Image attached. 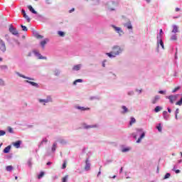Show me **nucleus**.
Wrapping results in <instances>:
<instances>
[{
  "label": "nucleus",
  "instance_id": "nucleus-29",
  "mask_svg": "<svg viewBox=\"0 0 182 182\" xmlns=\"http://www.w3.org/2000/svg\"><path fill=\"white\" fill-rule=\"evenodd\" d=\"M178 32V26L173 25V30H172V33H177Z\"/></svg>",
  "mask_w": 182,
  "mask_h": 182
},
{
  "label": "nucleus",
  "instance_id": "nucleus-64",
  "mask_svg": "<svg viewBox=\"0 0 182 182\" xmlns=\"http://www.w3.org/2000/svg\"><path fill=\"white\" fill-rule=\"evenodd\" d=\"M178 56H177V51L176 52V53H175V59H178Z\"/></svg>",
  "mask_w": 182,
  "mask_h": 182
},
{
  "label": "nucleus",
  "instance_id": "nucleus-30",
  "mask_svg": "<svg viewBox=\"0 0 182 182\" xmlns=\"http://www.w3.org/2000/svg\"><path fill=\"white\" fill-rule=\"evenodd\" d=\"M53 75L54 76H60V70L58 69L54 70Z\"/></svg>",
  "mask_w": 182,
  "mask_h": 182
},
{
  "label": "nucleus",
  "instance_id": "nucleus-36",
  "mask_svg": "<svg viewBox=\"0 0 182 182\" xmlns=\"http://www.w3.org/2000/svg\"><path fill=\"white\" fill-rule=\"evenodd\" d=\"M58 146V144L56 142H54L53 144V146L51 148L52 151H56V147Z\"/></svg>",
  "mask_w": 182,
  "mask_h": 182
},
{
  "label": "nucleus",
  "instance_id": "nucleus-47",
  "mask_svg": "<svg viewBox=\"0 0 182 182\" xmlns=\"http://www.w3.org/2000/svg\"><path fill=\"white\" fill-rule=\"evenodd\" d=\"M178 90H180V86H178V87H175V88L172 90V93H176V92H177Z\"/></svg>",
  "mask_w": 182,
  "mask_h": 182
},
{
  "label": "nucleus",
  "instance_id": "nucleus-25",
  "mask_svg": "<svg viewBox=\"0 0 182 182\" xmlns=\"http://www.w3.org/2000/svg\"><path fill=\"white\" fill-rule=\"evenodd\" d=\"M75 109H77V110H81L82 112H83L85 110H89L90 109L89 107L85 108V107H80V106H75Z\"/></svg>",
  "mask_w": 182,
  "mask_h": 182
},
{
  "label": "nucleus",
  "instance_id": "nucleus-4",
  "mask_svg": "<svg viewBox=\"0 0 182 182\" xmlns=\"http://www.w3.org/2000/svg\"><path fill=\"white\" fill-rule=\"evenodd\" d=\"M37 102L40 105H42V106H46L47 103H52V102H53V100L52 99V97L47 96L46 99L37 98Z\"/></svg>",
  "mask_w": 182,
  "mask_h": 182
},
{
  "label": "nucleus",
  "instance_id": "nucleus-52",
  "mask_svg": "<svg viewBox=\"0 0 182 182\" xmlns=\"http://www.w3.org/2000/svg\"><path fill=\"white\" fill-rule=\"evenodd\" d=\"M22 28V31H23L24 32H26L28 31V28L23 25L21 26Z\"/></svg>",
  "mask_w": 182,
  "mask_h": 182
},
{
  "label": "nucleus",
  "instance_id": "nucleus-62",
  "mask_svg": "<svg viewBox=\"0 0 182 182\" xmlns=\"http://www.w3.org/2000/svg\"><path fill=\"white\" fill-rule=\"evenodd\" d=\"M175 11H176V12H178L180 11V8H178V7L176 8Z\"/></svg>",
  "mask_w": 182,
  "mask_h": 182
},
{
  "label": "nucleus",
  "instance_id": "nucleus-10",
  "mask_svg": "<svg viewBox=\"0 0 182 182\" xmlns=\"http://www.w3.org/2000/svg\"><path fill=\"white\" fill-rule=\"evenodd\" d=\"M127 113H130V109L125 105H122L121 107V114H127Z\"/></svg>",
  "mask_w": 182,
  "mask_h": 182
},
{
  "label": "nucleus",
  "instance_id": "nucleus-16",
  "mask_svg": "<svg viewBox=\"0 0 182 182\" xmlns=\"http://www.w3.org/2000/svg\"><path fill=\"white\" fill-rule=\"evenodd\" d=\"M85 170L86 171H89V170H90V161H89V159H87L85 161Z\"/></svg>",
  "mask_w": 182,
  "mask_h": 182
},
{
  "label": "nucleus",
  "instance_id": "nucleus-39",
  "mask_svg": "<svg viewBox=\"0 0 182 182\" xmlns=\"http://www.w3.org/2000/svg\"><path fill=\"white\" fill-rule=\"evenodd\" d=\"M35 37H36L37 39H42V38H43V36H42V35H41V34H39V33H36L35 34Z\"/></svg>",
  "mask_w": 182,
  "mask_h": 182
},
{
  "label": "nucleus",
  "instance_id": "nucleus-37",
  "mask_svg": "<svg viewBox=\"0 0 182 182\" xmlns=\"http://www.w3.org/2000/svg\"><path fill=\"white\" fill-rule=\"evenodd\" d=\"M6 171H12L14 170V166H7L6 167Z\"/></svg>",
  "mask_w": 182,
  "mask_h": 182
},
{
  "label": "nucleus",
  "instance_id": "nucleus-32",
  "mask_svg": "<svg viewBox=\"0 0 182 182\" xmlns=\"http://www.w3.org/2000/svg\"><path fill=\"white\" fill-rule=\"evenodd\" d=\"M134 123H136V118L132 117L130 119L129 126H133V124H134Z\"/></svg>",
  "mask_w": 182,
  "mask_h": 182
},
{
  "label": "nucleus",
  "instance_id": "nucleus-44",
  "mask_svg": "<svg viewBox=\"0 0 182 182\" xmlns=\"http://www.w3.org/2000/svg\"><path fill=\"white\" fill-rule=\"evenodd\" d=\"M106 63H107V60H104L102 62V68H106Z\"/></svg>",
  "mask_w": 182,
  "mask_h": 182
},
{
  "label": "nucleus",
  "instance_id": "nucleus-59",
  "mask_svg": "<svg viewBox=\"0 0 182 182\" xmlns=\"http://www.w3.org/2000/svg\"><path fill=\"white\" fill-rule=\"evenodd\" d=\"M178 113H180V109H178V108H177L175 111V114H178Z\"/></svg>",
  "mask_w": 182,
  "mask_h": 182
},
{
  "label": "nucleus",
  "instance_id": "nucleus-27",
  "mask_svg": "<svg viewBox=\"0 0 182 182\" xmlns=\"http://www.w3.org/2000/svg\"><path fill=\"white\" fill-rule=\"evenodd\" d=\"M28 9L30 11V12H31L32 14H34L35 15L38 14V12L35 11V9H33V7H32V6H28Z\"/></svg>",
  "mask_w": 182,
  "mask_h": 182
},
{
  "label": "nucleus",
  "instance_id": "nucleus-42",
  "mask_svg": "<svg viewBox=\"0 0 182 182\" xmlns=\"http://www.w3.org/2000/svg\"><path fill=\"white\" fill-rule=\"evenodd\" d=\"M60 143L61 144H68V141H66V139H60Z\"/></svg>",
  "mask_w": 182,
  "mask_h": 182
},
{
  "label": "nucleus",
  "instance_id": "nucleus-3",
  "mask_svg": "<svg viewBox=\"0 0 182 182\" xmlns=\"http://www.w3.org/2000/svg\"><path fill=\"white\" fill-rule=\"evenodd\" d=\"M118 5L119 4L116 1H109L105 4V6L106 9H107L109 11H116V8H117Z\"/></svg>",
  "mask_w": 182,
  "mask_h": 182
},
{
  "label": "nucleus",
  "instance_id": "nucleus-46",
  "mask_svg": "<svg viewBox=\"0 0 182 182\" xmlns=\"http://www.w3.org/2000/svg\"><path fill=\"white\" fill-rule=\"evenodd\" d=\"M171 41H177V36L176 35L171 36Z\"/></svg>",
  "mask_w": 182,
  "mask_h": 182
},
{
  "label": "nucleus",
  "instance_id": "nucleus-49",
  "mask_svg": "<svg viewBox=\"0 0 182 182\" xmlns=\"http://www.w3.org/2000/svg\"><path fill=\"white\" fill-rule=\"evenodd\" d=\"M8 132L9 133L14 134V129H12L11 127H8Z\"/></svg>",
  "mask_w": 182,
  "mask_h": 182
},
{
  "label": "nucleus",
  "instance_id": "nucleus-2",
  "mask_svg": "<svg viewBox=\"0 0 182 182\" xmlns=\"http://www.w3.org/2000/svg\"><path fill=\"white\" fill-rule=\"evenodd\" d=\"M136 133H133L132 136L134 137V139H137V135L140 134L139 137L138 138V139L136 140V143H141V139H144V137H146V132L144 131V129H141V128H136Z\"/></svg>",
  "mask_w": 182,
  "mask_h": 182
},
{
  "label": "nucleus",
  "instance_id": "nucleus-13",
  "mask_svg": "<svg viewBox=\"0 0 182 182\" xmlns=\"http://www.w3.org/2000/svg\"><path fill=\"white\" fill-rule=\"evenodd\" d=\"M124 28H128L129 31H133V26L132 25V21H128L127 23L123 24Z\"/></svg>",
  "mask_w": 182,
  "mask_h": 182
},
{
  "label": "nucleus",
  "instance_id": "nucleus-34",
  "mask_svg": "<svg viewBox=\"0 0 182 182\" xmlns=\"http://www.w3.org/2000/svg\"><path fill=\"white\" fill-rule=\"evenodd\" d=\"M156 129H157L158 132H159V133H161V132L163 131V127H161V124H159L156 126Z\"/></svg>",
  "mask_w": 182,
  "mask_h": 182
},
{
  "label": "nucleus",
  "instance_id": "nucleus-61",
  "mask_svg": "<svg viewBox=\"0 0 182 182\" xmlns=\"http://www.w3.org/2000/svg\"><path fill=\"white\" fill-rule=\"evenodd\" d=\"M72 12H75V8H73L69 11V14H72Z\"/></svg>",
  "mask_w": 182,
  "mask_h": 182
},
{
  "label": "nucleus",
  "instance_id": "nucleus-58",
  "mask_svg": "<svg viewBox=\"0 0 182 182\" xmlns=\"http://www.w3.org/2000/svg\"><path fill=\"white\" fill-rule=\"evenodd\" d=\"M159 93L160 95H166V90H160V91H159Z\"/></svg>",
  "mask_w": 182,
  "mask_h": 182
},
{
  "label": "nucleus",
  "instance_id": "nucleus-6",
  "mask_svg": "<svg viewBox=\"0 0 182 182\" xmlns=\"http://www.w3.org/2000/svg\"><path fill=\"white\" fill-rule=\"evenodd\" d=\"M0 50L2 53H5V52H6V44L2 38H0Z\"/></svg>",
  "mask_w": 182,
  "mask_h": 182
},
{
  "label": "nucleus",
  "instance_id": "nucleus-50",
  "mask_svg": "<svg viewBox=\"0 0 182 182\" xmlns=\"http://www.w3.org/2000/svg\"><path fill=\"white\" fill-rule=\"evenodd\" d=\"M176 106H182V100L180 99L179 101H178L176 103Z\"/></svg>",
  "mask_w": 182,
  "mask_h": 182
},
{
  "label": "nucleus",
  "instance_id": "nucleus-31",
  "mask_svg": "<svg viewBox=\"0 0 182 182\" xmlns=\"http://www.w3.org/2000/svg\"><path fill=\"white\" fill-rule=\"evenodd\" d=\"M83 82V80L82 79H77V80H75L74 82H73V85L74 86H76V85H77V83H82Z\"/></svg>",
  "mask_w": 182,
  "mask_h": 182
},
{
  "label": "nucleus",
  "instance_id": "nucleus-28",
  "mask_svg": "<svg viewBox=\"0 0 182 182\" xmlns=\"http://www.w3.org/2000/svg\"><path fill=\"white\" fill-rule=\"evenodd\" d=\"M163 116H164V119H165V120H168V118L170 117L167 111L163 112Z\"/></svg>",
  "mask_w": 182,
  "mask_h": 182
},
{
  "label": "nucleus",
  "instance_id": "nucleus-19",
  "mask_svg": "<svg viewBox=\"0 0 182 182\" xmlns=\"http://www.w3.org/2000/svg\"><path fill=\"white\" fill-rule=\"evenodd\" d=\"M48 41H49V38H45L44 40L41 41L40 45L41 48H43V49L45 48V45H46V43H48Z\"/></svg>",
  "mask_w": 182,
  "mask_h": 182
},
{
  "label": "nucleus",
  "instance_id": "nucleus-48",
  "mask_svg": "<svg viewBox=\"0 0 182 182\" xmlns=\"http://www.w3.org/2000/svg\"><path fill=\"white\" fill-rule=\"evenodd\" d=\"M43 176H45V173L41 172L40 174L38 176V178L41 179L42 178V177H43Z\"/></svg>",
  "mask_w": 182,
  "mask_h": 182
},
{
  "label": "nucleus",
  "instance_id": "nucleus-12",
  "mask_svg": "<svg viewBox=\"0 0 182 182\" xmlns=\"http://www.w3.org/2000/svg\"><path fill=\"white\" fill-rule=\"evenodd\" d=\"M178 97V95H170L166 97V99H168L170 100L171 103H174V102H176V100H177V98Z\"/></svg>",
  "mask_w": 182,
  "mask_h": 182
},
{
  "label": "nucleus",
  "instance_id": "nucleus-14",
  "mask_svg": "<svg viewBox=\"0 0 182 182\" xmlns=\"http://www.w3.org/2000/svg\"><path fill=\"white\" fill-rule=\"evenodd\" d=\"M16 75L19 77H23V79H27L28 80H35L33 77H26L24 75L21 74L19 72H16Z\"/></svg>",
  "mask_w": 182,
  "mask_h": 182
},
{
  "label": "nucleus",
  "instance_id": "nucleus-63",
  "mask_svg": "<svg viewBox=\"0 0 182 182\" xmlns=\"http://www.w3.org/2000/svg\"><path fill=\"white\" fill-rule=\"evenodd\" d=\"M136 92H137L138 93H141V90H136Z\"/></svg>",
  "mask_w": 182,
  "mask_h": 182
},
{
  "label": "nucleus",
  "instance_id": "nucleus-21",
  "mask_svg": "<svg viewBox=\"0 0 182 182\" xmlns=\"http://www.w3.org/2000/svg\"><path fill=\"white\" fill-rule=\"evenodd\" d=\"M21 14H23V18L27 20L28 22H31V18L28 15H26V12H25V10H21Z\"/></svg>",
  "mask_w": 182,
  "mask_h": 182
},
{
  "label": "nucleus",
  "instance_id": "nucleus-9",
  "mask_svg": "<svg viewBox=\"0 0 182 182\" xmlns=\"http://www.w3.org/2000/svg\"><path fill=\"white\" fill-rule=\"evenodd\" d=\"M9 31L11 33H12V35H18L19 32L18 31V30L14 27V26L11 25L9 26Z\"/></svg>",
  "mask_w": 182,
  "mask_h": 182
},
{
  "label": "nucleus",
  "instance_id": "nucleus-51",
  "mask_svg": "<svg viewBox=\"0 0 182 182\" xmlns=\"http://www.w3.org/2000/svg\"><path fill=\"white\" fill-rule=\"evenodd\" d=\"M128 96H133L134 95V91L131 90L127 92Z\"/></svg>",
  "mask_w": 182,
  "mask_h": 182
},
{
  "label": "nucleus",
  "instance_id": "nucleus-56",
  "mask_svg": "<svg viewBox=\"0 0 182 182\" xmlns=\"http://www.w3.org/2000/svg\"><path fill=\"white\" fill-rule=\"evenodd\" d=\"M63 170H65L66 168V161H64L62 166Z\"/></svg>",
  "mask_w": 182,
  "mask_h": 182
},
{
  "label": "nucleus",
  "instance_id": "nucleus-35",
  "mask_svg": "<svg viewBox=\"0 0 182 182\" xmlns=\"http://www.w3.org/2000/svg\"><path fill=\"white\" fill-rule=\"evenodd\" d=\"M4 153H9V151H11V146H6L4 149Z\"/></svg>",
  "mask_w": 182,
  "mask_h": 182
},
{
  "label": "nucleus",
  "instance_id": "nucleus-60",
  "mask_svg": "<svg viewBox=\"0 0 182 182\" xmlns=\"http://www.w3.org/2000/svg\"><path fill=\"white\" fill-rule=\"evenodd\" d=\"M28 166L29 167H32V162H31V161H28Z\"/></svg>",
  "mask_w": 182,
  "mask_h": 182
},
{
  "label": "nucleus",
  "instance_id": "nucleus-23",
  "mask_svg": "<svg viewBox=\"0 0 182 182\" xmlns=\"http://www.w3.org/2000/svg\"><path fill=\"white\" fill-rule=\"evenodd\" d=\"M132 150V148L127 146V147H122L121 149L122 153H128V151H130Z\"/></svg>",
  "mask_w": 182,
  "mask_h": 182
},
{
  "label": "nucleus",
  "instance_id": "nucleus-54",
  "mask_svg": "<svg viewBox=\"0 0 182 182\" xmlns=\"http://www.w3.org/2000/svg\"><path fill=\"white\" fill-rule=\"evenodd\" d=\"M90 100H100V97H90Z\"/></svg>",
  "mask_w": 182,
  "mask_h": 182
},
{
  "label": "nucleus",
  "instance_id": "nucleus-17",
  "mask_svg": "<svg viewBox=\"0 0 182 182\" xmlns=\"http://www.w3.org/2000/svg\"><path fill=\"white\" fill-rule=\"evenodd\" d=\"M159 100H160V95H156L151 100L152 105H156V103L159 102Z\"/></svg>",
  "mask_w": 182,
  "mask_h": 182
},
{
  "label": "nucleus",
  "instance_id": "nucleus-18",
  "mask_svg": "<svg viewBox=\"0 0 182 182\" xmlns=\"http://www.w3.org/2000/svg\"><path fill=\"white\" fill-rule=\"evenodd\" d=\"M26 83H28L29 85H31V86H33L34 87H39V85L35 82H32L30 80H25Z\"/></svg>",
  "mask_w": 182,
  "mask_h": 182
},
{
  "label": "nucleus",
  "instance_id": "nucleus-45",
  "mask_svg": "<svg viewBox=\"0 0 182 182\" xmlns=\"http://www.w3.org/2000/svg\"><path fill=\"white\" fill-rule=\"evenodd\" d=\"M68 178H69V176H64L62 179L63 182H68Z\"/></svg>",
  "mask_w": 182,
  "mask_h": 182
},
{
  "label": "nucleus",
  "instance_id": "nucleus-26",
  "mask_svg": "<svg viewBox=\"0 0 182 182\" xmlns=\"http://www.w3.org/2000/svg\"><path fill=\"white\" fill-rule=\"evenodd\" d=\"M57 33L60 38H65V36H66V33L62 31H58Z\"/></svg>",
  "mask_w": 182,
  "mask_h": 182
},
{
  "label": "nucleus",
  "instance_id": "nucleus-38",
  "mask_svg": "<svg viewBox=\"0 0 182 182\" xmlns=\"http://www.w3.org/2000/svg\"><path fill=\"white\" fill-rule=\"evenodd\" d=\"M89 1V0H86ZM92 5H99L100 4V0H92Z\"/></svg>",
  "mask_w": 182,
  "mask_h": 182
},
{
  "label": "nucleus",
  "instance_id": "nucleus-5",
  "mask_svg": "<svg viewBox=\"0 0 182 182\" xmlns=\"http://www.w3.org/2000/svg\"><path fill=\"white\" fill-rule=\"evenodd\" d=\"M111 28H112V29L114 31V32H116V33H117V35L119 37H122L124 35V31H123V29H122L121 27H117L114 25H111Z\"/></svg>",
  "mask_w": 182,
  "mask_h": 182
},
{
  "label": "nucleus",
  "instance_id": "nucleus-15",
  "mask_svg": "<svg viewBox=\"0 0 182 182\" xmlns=\"http://www.w3.org/2000/svg\"><path fill=\"white\" fill-rule=\"evenodd\" d=\"M82 66H83L82 64L75 65L73 67L72 70H73V72H77L82 69Z\"/></svg>",
  "mask_w": 182,
  "mask_h": 182
},
{
  "label": "nucleus",
  "instance_id": "nucleus-43",
  "mask_svg": "<svg viewBox=\"0 0 182 182\" xmlns=\"http://www.w3.org/2000/svg\"><path fill=\"white\" fill-rule=\"evenodd\" d=\"M5 80L3 79L0 78V86H5Z\"/></svg>",
  "mask_w": 182,
  "mask_h": 182
},
{
  "label": "nucleus",
  "instance_id": "nucleus-57",
  "mask_svg": "<svg viewBox=\"0 0 182 182\" xmlns=\"http://www.w3.org/2000/svg\"><path fill=\"white\" fill-rule=\"evenodd\" d=\"M46 4H47V5L52 4V0H46Z\"/></svg>",
  "mask_w": 182,
  "mask_h": 182
},
{
  "label": "nucleus",
  "instance_id": "nucleus-40",
  "mask_svg": "<svg viewBox=\"0 0 182 182\" xmlns=\"http://www.w3.org/2000/svg\"><path fill=\"white\" fill-rule=\"evenodd\" d=\"M172 171H175L176 174H178V173H181V171H180L179 169L176 170V166H173Z\"/></svg>",
  "mask_w": 182,
  "mask_h": 182
},
{
  "label": "nucleus",
  "instance_id": "nucleus-11",
  "mask_svg": "<svg viewBox=\"0 0 182 182\" xmlns=\"http://www.w3.org/2000/svg\"><path fill=\"white\" fill-rule=\"evenodd\" d=\"M160 46L162 48V49H164V43H163V38H159L157 36V48H160Z\"/></svg>",
  "mask_w": 182,
  "mask_h": 182
},
{
  "label": "nucleus",
  "instance_id": "nucleus-41",
  "mask_svg": "<svg viewBox=\"0 0 182 182\" xmlns=\"http://www.w3.org/2000/svg\"><path fill=\"white\" fill-rule=\"evenodd\" d=\"M171 176V174H170V173H167L164 178V180H167V178H170V177Z\"/></svg>",
  "mask_w": 182,
  "mask_h": 182
},
{
  "label": "nucleus",
  "instance_id": "nucleus-22",
  "mask_svg": "<svg viewBox=\"0 0 182 182\" xmlns=\"http://www.w3.org/2000/svg\"><path fill=\"white\" fill-rule=\"evenodd\" d=\"M109 79H112V80H116L117 79V75L113 73H109Z\"/></svg>",
  "mask_w": 182,
  "mask_h": 182
},
{
  "label": "nucleus",
  "instance_id": "nucleus-8",
  "mask_svg": "<svg viewBox=\"0 0 182 182\" xmlns=\"http://www.w3.org/2000/svg\"><path fill=\"white\" fill-rule=\"evenodd\" d=\"M33 53L36 56L37 59H42L43 60H46L48 58L43 56L41 54L39 53V51L37 50H33Z\"/></svg>",
  "mask_w": 182,
  "mask_h": 182
},
{
  "label": "nucleus",
  "instance_id": "nucleus-7",
  "mask_svg": "<svg viewBox=\"0 0 182 182\" xmlns=\"http://www.w3.org/2000/svg\"><path fill=\"white\" fill-rule=\"evenodd\" d=\"M82 127L83 129H85L87 130H89L90 129H97L99 127V124H95L89 125L87 124H83Z\"/></svg>",
  "mask_w": 182,
  "mask_h": 182
},
{
  "label": "nucleus",
  "instance_id": "nucleus-33",
  "mask_svg": "<svg viewBox=\"0 0 182 182\" xmlns=\"http://www.w3.org/2000/svg\"><path fill=\"white\" fill-rule=\"evenodd\" d=\"M161 110H163V107H161L160 106H156L154 109V112L159 113V112H160Z\"/></svg>",
  "mask_w": 182,
  "mask_h": 182
},
{
  "label": "nucleus",
  "instance_id": "nucleus-24",
  "mask_svg": "<svg viewBox=\"0 0 182 182\" xmlns=\"http://www.w3.org/2000/svg\"><path fill=\"white\" fill-rule=\"evenodd\" d=\"M21 144H22V141H17L13 144L16 149H19V147H21Z\"/></svg>",
  "mask_w": 182,
  "mask_h": 182
},
{
  "label": "nucleus",
  "instance_id": "nucleus-20",
  "mask_svg": "<svg viewBox=\"0 0 182 182\" xmlns=\"http://www.w3.org/2000/svg\"><path fill=\"white\" fill-rule=\"evenodd\" d=\"M48 141V138H43L42 141L38 144V147H42L43 144H47Z\"/></svg>",
  "mask_w": 182,
  "mask_h": 182
},
{
  "label": "nucleus",
  "instance_id": "nucleus-1",
  "mask_svg": "<svg viewBox=\"0 0 182 182\" xmlns=\"http://www.w3.org/2000/svg\"><path fill=\"white\" fill-rule=\"evenodd\" d=\"M124 52V48L122 46L114 45L112 47V50L109 53H105L108 58L113 59L117 56H120Z\"/></svg>",
  "mask_w": 182,
  "mask_h": 182
},
{
  "label": "nucleus",
  "instance_id": "nucleus-53",
  "mask_svg": "<svg viewBox=\"0 0 182 182\" xmlns=\"http://www.w3.org/2000/svg\"><path fill=\"white\" fill-rule=\"evenodd\" d=\"M157 36H159V38H163V29H160L159 35Z\"/></svg>",
  "mask_w": 182,
  "mask_h": 182
},
{
  "label": "nucleus",
  "instance_id": "nucleus-55",
  "mask_svg": "<svg viewBox=\"0 0 182 182\" xmlns=\"http://www.w3.org/2000/svg\"><path fill=\"white\" fill-rule=\"evenodd\" d=\"M6 134V132L4 130H0V136H5Z\"/></svg>",
  "mask_w": 182,
  "mask_h": 182
}]
</instances>
